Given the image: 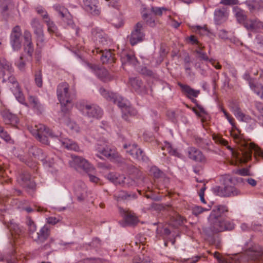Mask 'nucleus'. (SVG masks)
<instances>
[{"label": "nucleus", "instance_id": "f257e3e1", "mask_svg": "<svg viewBox=\"0 0 263 263\" xmlns=\"http://www.w3.org/2000/svg\"><path fill=\"white\" fill-rule=\"evenodd\" d=\"M13 68L11 64L4 59H0V76L3 77V83L8 82L9 86L17 100L25 103V97L21 88L14 76L11 74Z\"/></svg>", "mask_w": 263, "mask_h": 263}, {"label": "nucleus", "instance_id": "f03ea898", "mask_svg": "<svg viewBox=\"0 0 263 263\" xmlns=\"http://www.w3.org/2000/svg\"><path fill=\"white\" fill-rule=\"evenodd\" d=\"M99 92L107 100L117 104L121 109L123 115H135L137 113V111L128 104V101L119 95L109 92L102 87L100 88Z\"/></svg>", "mask_w": 263, "mask_h": 263}, {"label": "nucleus", "instance_id": "7ed1b4c3", "mask_svg": "<svg viewBox=\"0 0 263 263\" xmlns=\"http://www.w3.org/2000/svg\"><path fill=\"white\" fill-rule=\"evenodd\" d=\"M57 94L61 104V110L64 114H69L72 107L73 96L69 91V85L66 82L59 84L57 87Z\"/></svg>", "mask_w": 263, "mask_h": 263}, {"label": "nucleus", "instance_id": "20e7f679", "mask_svg": "<svg viewBox=\"0 0 263 263\" xmlns=\"http://www.w3.org/2000/svg\"><path fill=\"white\" fill-rule=\"evenodd\" d=\"M233 178L229 175L222 176V186H216L213 188V193L220 197L235 196L240 194V192L232 185Z\"/></svg>", "mask_w": 263, "mask_h": 263}, {"label": "nucleus", "instance_id": "39448f33", "mask_svg": "<svg viewBox=\"0 0 263 263\" xmlns=\"http://www.w3.org/2000/svg\"><path fill=\"white\" fill-rule=\"evenodd\" d=\"M28 129L38 141L44 144H49L48 137H54L51 130L42 124L35 125L34 126H31Z\"/></svg>", "mask_w": 263, "mask_h": 263}, {"label": "nucleus", "instance_id": "423d86ee", "mask_svg": "<svg viewBox=\"0 0 263 263\" xmlns=\"http://www.w3.org/2000/svg\"><path fill=\"white\" fill-rule=\"evenodd\" d=\"M209 221L210 223V229L215 233L225 230H232L234 228V225L233 223L224 221L223 218L209 216Z\"/></svg>", "mask_w": 263, "mask_h": 263}, {"label": "nucleus", "instance_id": "0eeeda50", "mask_svg": "<svg viewBox=\"0 0 263 263\" xmlns=\"http://www.w3.org/2000/svg\"><path fill=\"white\" fill-rule=\"evenodd\" d=\"M54 10L58 13L62 19L63 25L66 28H70L76 30V34L78 35L79 28L74 24L72 16L68 9L64 6L55 5L53 6Z\"/></svg>", "mask_w": 263, "mask_h": 263}, {"label": "nucleus", "instance_id": "6e6552de", "mask_svg": "<svg viewBox=\"0 0 263 263\" xmlns=\"http://www.w3.org/2000/svg\"><path fill=\"white\" fill-rule=\"evenodd\" d=\"M231 134L236 141V142L240 146V148L238 151L241 152H248L247 154L248 155H244L245 161L246 162H248L252 157V151L254 150L255 151H257V147H256L255 145L248 143L245 140L242 139L238 134L234 132H231Z\"/></svg>", "mask_w": 263, "mask_h": 263}, {"label": "nucleus", "instance_id": "1a4fd4ad", "mask_svg": "<svg viewBox=\"0 0 263 263\" xmlns=\"http://www.w3.org/2000/svg\"><path fill=\"white\" fill-rule=\"evenodd\" d=\"M30 25L35 36L36 46L41 48L44 46L45 41L43 26L36 18L31 20Z\"/></svg>", "mask_w": 263, "mask_h": 263}, {"label": "nucleus", "instance_id": "9d476101", "mask_svg": "<svg viewBox=\"0 0 263 263\" xmlns=\"http://www.w3.org/2000/svg\"><path fill=\"white\" fill-rule=\"evenodd\" d=\"M144 27V24L142 22H138L135 25L134 30L129 36V42L132 46H134L144 40L145 35Z\"/></svg>", "mask_w": 263, "mask_h": 263}, {"label": "nucleus", "instance_id": "9b49d317", "mask_svg": "<svg viewBox=\"0 0 263 263\" xmlns=\"http://www.w3.org/2000/svg\"><path fill=\"white\" fill-rule=\"evenodd\" d=\"M72 164L76 168H82L85 172H93L95 167L86 159L78 156H72Z\"/></svg>", "mask_w": 263, "mask_h": 263}, {"label": "nucleus", "instance_id": "f8f14e48", "mask_svg": "<svg viewBox=\"0 0 263 263\" xmlns=\"http://www.w3.org/2000/svg\"><path fill=\"white\" fill-rule=\"evenodd\" d=\"M262 250L259 246L255 245L246 251L245 255L248 260H257L259 263H262Z\"/></svg>", "mask_w": 263, "mask_h": 263}, {"label": "nucleus", "instance_id": "ddd939ff", "mask_svg": "<svg viewBox=\"0 0 263 263\" xmlns=\"http://www.w3.org/2000/svg\"><path fill=\"white\" fill-rule=\"evenodd\" d=\"M21 27L16 25L13 28L10 35L11 44L14 50H18L21 48Z\"/></svg>", "mask_w": 263, "mask_h": 263}, {"label": "nucleus", "instance_id": "4468645a", "mask_svg": "<svg viewBox=\"0 0 263 263\" xmlns=\"http://www.w3.org/2000/svg\"><path fill=\"white\" fill-rule=\"evenodd\" d=\"M244 27L248 31L259 32L263 30V22L256 17L249 18L244 22Z\"/></svg>", "mask_w": 263, "mask_h": 263}, {"label": "nucleus", "instance_id": "2eb2a0df", "mask_svg": "<svg viewBox=\"0 0 263 263\" xmlns=\"http://www.w3.org/2000/svg\"><path fill=\"white\" fill-rule=\"evenodd\" d=\"M229 11L227 7L217 8L214 12V21L216 25H220L228 18Z\"/></svg>", "mask_w": 263, "mask_h": 263}, {"label": "nucleus", "instance_id": "dca6fc26", "mask_svg": "<svg viewBox=\"0 0 263 263\" xmlns=\"http://www.w3.org/2000/svg\"><path fill=\"white\" fill-rule=\"evenodd\" d=\"M17 181L24 188L33 189L35 186L34 181L31 179L30 175L28 172H25L21 174Z\"/></svg>", "mask_w": 263, "mask_h": 263}, {"label": "nucleus", "instance_id": "f3484780", "mask_svg": "<svg viewBox=\"0 0 263 263\" xmlns=\"http://www.w3.org/2000/svg\"><path fill=\"white\" fill-rule=\"evenodd\" d=\"M50 230L49 227L45 225L35 235L32 236V239L37 243L44 242L49 237Z\"/></svg>", "mask_w": 263, "mask_h": 263}, {"label": "nucleus", "instance_id": "a211bd4d", "mask_svg": "<svg viewBox=\"0 0 263 263\" xmlns=\"http://www.w3.org/2000/svg\"><path fill=\"white\" fill-rule=\"evenodd\" d=\"M92 34L97 43L102 46L107 45L110 41L107 35L100 28H93L92 30Z\"/></svg>", "mask_w": 263, "mask_h": 263}, {"label": "nucleus", "instance_id": "6ab92c4d", "mask_svg": "<svg viewBox=\"0 0 263 263\" xmlns=\"http://www.w3.org/2000/svg\"><path fill=\"white\" fill-rule=\"evenodd\" d=\"M97 151L100 154L111 161L117 160L119 158V154L116 149L108 146H106L104 147H98Z\"/></svg>", "mask_w": 263, "mask_h": 263}, {"label": "nucleus", "instance_id": "aec40b11", "mask_svg": "<svg viewBox=\"0 0 263 263\" xmlns=\"http://www.w3.org/2000/svg\"><path fill=\"white\" fill-rule=\"evenodd\" d=\"M84 8L88 12L93 15H98L100 13V9L97 0H83Z\"/></svg>", "mask_w": 263, "mask_h": 263}, {"label": "nucleus", "instance_id": "412c9836", "mask_svg": "<svg viewBox=\"0 0 263 263\" xmlns=\"http://www.w3.org/2000/svg\"><path fill=\"white\" fill-rule=\"evenodd\" d=\"M129 83L133 89L138 93L146 92L145 86L143 85L141 80L138 78H130Z\"/></svg>", "mask_w": 263, "mask_h": 263}, {"label": "nucleus", "instance_id": "4be33fe9", "mask_svg": "<svg viewBox=\"0 0 263 263\" xmlns=\"http://www.w3.org/2000/svg\"><path fill=\"white\" fill-rule=\"evenodd\" d=\"M219 143L224 146H226L227 148L229 149L233 157H234L236 160L239 161L241 163H246L244 160V155H246V152H238V151H235L232 147L228 145V142L223 139H220ZM248 152H247V153ZM248 154H247V155Z\"/></svg>", "mask_w": 263, "mask_h": 263}, {"label": "nucleus", "instance_id": "5701e85b", "mask_svg": "<svg viewBox=\"0 0 263 263\" xmlns=\"http://www.w3.org/2000/svg\"><path fill=\"white\" fill-rule=\"evenodd\" d=\"M188 156L191 159L197 162H204L205 160L202 152L193 147L188 149Z\"/></svg>", "mask_w": 263, "mask_h": 263}, {"label": "nucleus", "instance_id": "b1692460", "mask_svg": "<svg viewBox=\"0 0 263 263\" xmlns=\"http://www.w3.org/2000/svg\"><path fill=\"white\" fill-rule=\"evenodd\" d=\"M92 52L93 53L95 52L97 53H101V56L100 57V59L103 63L114 62V58L112 57V53L109 50H107L105 49L104 50L103 49H101L100 47H97L95 50L92 51Z\"/></svg>", "mask_w": 263, "mask_h": 263}, {"label": "nucleus", "instance_id": "393cba45", "mask_svg": "<svg viewBox=\"0 0 263 263\" xmlns=\"http://www.w3.org/2000/svg\"><path fill=\"white\" fill-rule=\"evenodd\" d=\"M62 146L68 150L73 151L75 152H81V149L78 144L74 141L65 138L60 140Z\"/></svg>", "mask_w": 263, "mask_h": 263}, {"label": "nucleus", "instance_id": "a878e982", "mask_svg": "<svg viewBox=\"0 0 263 263\" xmlns=\"http://www.w3.org/2000/svg\"><path fill=\"white\" fill-rule=\"evenodd\" d=\"M82 110L83 114H90L91 115H99L102 113L101 108L96 105H85L82 108L79 107Z\"/></svg>", "mask_w": 263, "mask_h": 263}, {"label": "nucleus", "instance_id": "bb28decb", "mask_svg": "<svg viewBox=\"0 0 263 263\" xmlns=\"http://www.w3.org/2000/svg\"><path fill=\"white\" fill-rule=\"evenodd\" d=\"M123 214L125 221L128 225H135L139 221L135 214L130 211L123 210Z\"/></svg>", "mask_w": 263, "mask_h": 263}, {"label": "nucleus", "instance_id": "cd10ccee", "mask_svg": "<svg viewBox=\"0 0 263 263\" xmlns=\"http://www.w3.org/2000/svg\"><path fill=\"white\" fill-rule=\"evenodd\" d=\"M106 178L115 184H122L125 180L128 181L130 178H126L123 175H120L115 173H110L107 175Z\"/></svg>", "mask_w": 263, "mask_h": 263}, {"label": "nucleus", "instance_id": "c85d7f7f", "mask_svg": "<svg viewBox=\"0 0 263 263\" xmlns=\"http://www.w3.org/2000/svg\"><path fill=\"white\" fill-rule=\"evenodd\" d=\"M229 211L228 208L226 205L218 204L215 205L212 210L210 216L222 218V215Z\"/></svg>", "mask_w": 263, "mask_h": 263}, {"label": "nucleus", "instance_id": "c756f323", "mask_svg": "<svg viewBox=\"0 0 263 263\" xmlns=\"http://www.w3.org/2000/svg\"><path fill=\"white\" fill-rule=\"evenodd\" d=\"M178 85L181 88L182 91L185 93L189 98L192 97L196 98L200 93V90L194 89L187 85H184L180 82L178 83Z\"/></svg>", "mask_w": 263, "mask_h": 263}, {"label": "nucleus", "instance_id": "7c9ffc66", "mask_svg": "<svg viewBox=\"0 0 263 263\" xmlns=\"http://www.w3.org/2000/svg\"><path fill=\"white\" fill-rule=\"evenodd\" d=\"M121 60L123 66L126 65L136 66L138 63L137 59L133 54H123L121 56Z\"/></svg>", "mask_w": 263, "mask_h": 263}, {"label": "nucleus", "instance_id": "2f4dec72", "mask_svg": "<svg viewBox=\"0 0 263 263\" xmlns=\"http://www.w3.org/2000/svg\"><path fill=\"white\" fill-rule=\"evenodd\" d=\"M250 87L258 97L263 100V85L255 81H250Z\"/></svg>", "mask_w": 263, "mask_h": 263}, {"label": "nucleus", "instance_id": "473e14b6", "mask_svg": "<svg viewBox=\"0 0 263 263\" xmlns=\"http://www.w3.org/2000/svg\"><path fill=\"white\" fill-rule=\"evenodd\" d=\"M250 87L258 97L263 100V85L255 81H250Z\"/></svg>", "mask_w": 263, "mask_h": 263}, {"label": "nucleus", "instance_id": "72a5a7b5", "mask_svg": "<svg viewBox=\"0 0 263 263\" xmlns=\"http://www.w3.org/2000/svg\"><path fill=\"white\" fill-rule=\"evenodd\" d=\"M44 23L47 25V31L50 34H55L56 36L60 35L57 26L54 22L50 19V18H49L44 21Z\"/></svg>", "mask_w": 263, "mask_h": 263}, {"label": "nucleus", "instance_id": "f704fd0d", "mask_svg": "<svg viewBox=\"0 0 263 263\" xmlns=\"http://www.w3.org/2000/svg\"><path fill=\"white\" fill-rule=\"evenodd\" d=\"M248 9L253 11L263 9V1L262 0H252L247 2Z\"/></svg>", "mask_w": 263, "mask_h": 263}, {"label": "nucleus", "instance_id": "c9c22d12", "mask_svg": "<svg viewBox=\"0 0 263 263\" xmlns=\"http://www.w3.org/2000/svg\"><path fill=\"white\" fill-rule=\"evenodd\" d=\"M74 192L78 200L80 201H83L86 192L85 184L81 183L80 185H76L74 187Z\"/></svg>", "mask_w": 263, "mask_h": 263}, {"label": "nucleus", "instance_id": "e433bc0d", "mask_svg": "<svg viewBox=\"0 0 263 263\" xmlns=\"http://www.w3.org/2000/svg\"><path fill=\"white\" fill-rule=\"evenodd\" d=\"M28 101L30 104L31 105L34 109L39 110V113H42L43 108L36 97L30 96L28 98Z\"/></svg>", "mask_w": 263, "mask_h": 263}, {"label": "nucleus", "instance_id": "4c0bfd02", "mask_svg": "<svg viewBox=\"0 0 263 263\" xmlns=\"http://www.w3.org/2000/svg\"><path fill=\"white\" fill-rule=\"evenodd\" d=\"M136 194H130L127 193L125 191H120L117 193H116L114 194V198L117 200V201H121L122 200H125L127 199L128 198H135L136 197Z\"/></svg>", "mask_w": 263, "mask_h": 263}, {"label": "nucleus", "instance_id": "58836bf2", "mask_svg": "<svg viewBox=\"0 0 263 263\" xmlns=\"http://www.w3.org/2000/svg\"><path fill=\"white\" fill-rule=\"evenodd\" d=\"M26 224L28 227L29 235L32 238V236L35 234L36 226L30 217H27Z\"/></svg>", "mask_w": 263, "mask_h": 263}, {"label": "nucleus", "instance_id": "ea45409f", "mask_svg": "<svg viewBox=\"0 0 263 263\" xmlns=\"http://www.w3.org/2000/svg\"><path fill=\"white\" fill-rule=\"evenodd\" d=\"M30 152L34 156L35 158L43 161L45 159V155L43 153V150L37 147H32L30 149Z\"/></svg>", "mask_w": 263, "mask_h": 263}, {"label": "nucleus", "instance_id": "a19ab883", "mask_svg": "<svg viewBox=\"0 0 263 263\" xmlns=\"http://www.w3.org/2000/svg\"><path fill=\"white\" fill-rule=\"evenodd\" d=\"M3 118L6 124L17 127L19 123V119L17 116H3Z\"/></svg>", "mask_w": 263, "mask_h": 263}, {"label": "nucleus", "instance_id": "79ce46f5", "mask_svg": "<svg viewBox=\"0 0 263 263\" xmlns=\"http://www.w3.org/2000/svg\"><path fill=\"white\" fill-rule=\"evenodd\" d=\"M137 171L138 177H137L136 179H133L131 177H126V178H130V179L128 181L125 180V181L124 183H122V184L124 185H126L127 186L134 185L139 183V180H142L143 177L141 176V173L138 170H137Z\"/></svg>", "mask_w": 263, "mask_h": 263}, {"label": "nucleus", "instance_id": "37998d69", "mask_svg": "<svg viewBox=\"0 0 263 263\" xmlns=\"http://www.w3.org/2000/svg\"><path fill=\"white\" fill-rule=\"evenodd\" d=\"M214 257L218 260L219 263H235V260L231 257H220V254L217 252H215Z\"/></svg>", "mask_w": 263, "mask_h": 263}, {"label": "nucleus", "instance_id": "c03bdc74", "mask_svg": "<svg viewBox=\"0 0 263 263\" xmlns=\"http://www.w3.org/2000/svg\"><path fill=\"white\" fill-rule=\"evenodd\" d=\"M143 18L145 20L146 24L151 27H154L156 25L155 19L151 16L150 14L147 13H144L142 15Z\"/></svg>", "mask_w": 263, "mask_h": 263}, {"label": "nucleus", "instance_id": "a18cd8bd", "mask_svg": "<svg viewBox=\"0 0 263 263\" xmlns=\"http://www.w3.org/2000/svg\"><path fill=\"white\" fill-rule=\"evenodd\" d=\"M162 149H166L170 155L179 157V154L175 148H173L172 145L168 142L165 143V145L162 147Z\"/></svg>", "mask_w": 263, "mask_h": 263}, {"label": "nucleus", "instance_id": "49530a36", "mask_svg": "<svg viewBox=\"0 0 263 263\" xmlns=\"http://www.w3.org/2000/svg\"><path fill=\"white\" fill-rule=\"evenodd\" d=\"M124 149H126V153L130 154L132 156L134 153L137 151L138 148V145L136 143L131 144H124L123 145Z\"/></svg>", "mask_w": 263, "mask_h": 263}, {"label": "nucleus", "instance_id": "de8ad7c7", "mask_svg": "<svg viewBox=\"0 0 263 263\" xmlns=\"http://www.w3.org/2000/svg\"><path fill=\"white\" fill-rule=\"evenodd\" d=\"M8 228L11 232L12 235H20L22 232L19 226L15 223H11L9 226Z\"/></svg>", "mask_w": 263, "mask_h": 263}, {"label": "nucleus", "instance_id": "09e8293b", "mask_svg": "<svg viewBox=\"0 0 263 263\" xmlns=\"http://www.w3.org/2000/svg\"><path fill=\"white\" fill-rule=\"evenodd\" d=\"M235 15L239 23H242L244 26V22L248 20L244 11L242 10L239 9L236 11Z\"/></svg>", "mask_w": 263, "mask_h": 263}, {"label": "nucleus", "instance_id": "8fccbe9b", "mask_svg": "<svg viewBox=\"0 0 263 263\" xmlns=\"http://www.w3.org/2000/svg\"><path fill=\"white\" fill-rule=\"evenodd\" d=\"M229 107L232 112L235 115H245L244 113L241 112L238 105L236 103H231L229 105Z\"/></svg>", "mask_w": 263, "mask_h": 263}, {"label": "nucleus", "instance_id": "3c124183", "mask_svg": "<svg viewBox=\"0 0 263 263\" xmlns=\"http://www.w3.org/2000/svg\"><path fill=\"white\" fill-rule=\"evenodd\" d=\"M24 51L27 53V54L29 57V59L31 60L32 56V54L34 51V48L32 42L24 43Z\"/></svg>", "mask_w": 263, "mask_h": 263}, {"label": "nucleus", "instance_id": "603ef678", "mask_svg": "<svg viewBox=\"0 0 263 263\" xmlns=\"http://www.w3.org/2000/svg\"><path fill=\"white\" fill-rule=\"evenodd\" d=\"M134 158L145 161L147 158L145 156L143 151L140 148H138L137 151L132 155Z\"/></svg>", "mask_w": 263, "mask_h": 263}, {"label": "nucleus", "instance_id": "864d4df0", "mask_svg": "<svg viewBox=\"0 0 263 263\" xmlns=\"http://www.w3.org/2000/svg\"><path fill=\"white\" fill-rule=\"evenodd\" d=\"M150 173L152 175H153L154 177L156 178H159L163 175V172L155 166H152L151 168Z\"/></svg>", "mask_w": 263, "mask_h": 263}, {"label": "nucleus", "instance_id": "5fc2aeb1", "mask_svg": "<svg viewBox=\"0 0 263 263\" xmlns=\"http://www.w3.org/2000/svg\"><path fill=\"white\" fill-rule=\"evenodd\" d=\"M68 120L69 119L68 118ZM66 125L68 128L71 130L72 132L78 133L80 130V127L78 125L74 122L67 120L66 122Z\"/></svg>", "mask_w": 263, "mask_h": 263}, {"label": "nucleus", "instance_id": "6e6d98bb", "mask_svg": "<svg viewBox=\"0 0 263 263\" xmlns=\"http://www.w3.org/2000/svg\"><path fill=\"white\" fill-rule=\"evenodd\" d=\"M36 12L41 15L44 22L50 18L47 12L42 7H37L36 8Z\"/></svg>", "mask_w": 263, "mask_h": 263}, {"label": "nucleus", "instance_id": "4d7b16f0", "mask_svg": "<svg viewBox=\"0 0 263 263\" xmlns=\"http://www.w3.org/2000/svg\"><path fill=\"white\" fill-rule=\"evenodd\" d=\"M35 82L39 87H42L43 85L42 74L41 70L36 71L35 73Z\"/></svg>", "mask_w": 263, "mask_h": 263}, {"label": "nucleus", "instance_id": "13d9d810", "mask_svg": "<svg viewBox=\"0 0 263 263\" xmlns=\"http://www.w3.org/2000/svg\"><path fill=\"white\" fill-rule=\"evenodd\" d=\"M167 9L164 7H152L151 11L155 15L161 16L163 12H165Z\"/></svg>", "mask_w": 263, "mask_h": 263}, {"label": "nucleus", "instance_id": "bf43d9fd", "mask_svg": "<svg viewBox=\"0 0 263 263\" xmlns=\"http://www.w3.org/2000/svg\"><path fill=\"white\" fill-rule=\"evenodd\" d=\"M207 210H208L204 209L200 206H195L193 207L192 211L193 214L197 216L203 212Z\"/></svg>", "mask_w": 263, "mask_h": 263}, {"label": "nucleus", "instance_id": "052dcab7", "mask_svg": "<svg viewBox=\"0 0 263 263\" xmlns=\"http://www.w3.org/2000/svg\"><path fill=\"white\" fill-rule=\"evenodd\" d=\"M96 172V168H95V171L93 172H86L89 178V180L95 183H97L99 181V178H98L97 176H95V174Z\"/></svg>", "mask_w": 263, "mask_h": 263}, {"label": "nucleus", "instance_id": "680f3d73", "mask_svg": "<svg viewBox=\"0 0 263 263\" xmlns=\"http://www.w3.org/2000/svg\"><path fill=\"white\" fill-rule=\"evenodd\" d=\"M24 43H32V35L30 32L26 30L24 32Z\"/></svg>", "mask_w": 263, "mask_h": 263}, {"label": "nucleus", "instance_id": "e2e57ef3", "mask_svg": "<svg viewBox=\"0 0 263 263\" xmlns=\"http://www.w3.org/2000/svg\"><path fill=\"white\" fill-rule=\"evenodd\" d=\"M0 136L6 141L8 142L11 138L9 135L6 132H4L2 127L0 126Z\"/></svg>", "mask_w": 263, "mask_h": 263}, {"label": "nucleus", "instance_id": "0e129e2a", "mask_svg": "<svg viewBox=\"0 0 263 263\" xmlns=\"http://www.w3.org/2000/svg\"><path fill=\"white\" fill-rule=\"evenodd\" d=\"M17 66L21 70H23L24 69L25 63L22 57H20V60L17 63Z\"/></svg>", "mask_w": 263, "mask_h": 263}, {"label": "nucleus", "instance_id": "69168bd1", "mask_svg": "<svg viewBox=\"0 0 263 263\" xmlns=\"http://www.w3.org/2000/svg\"><path fill=\"white\" fill-rule=\"evenodd\" d=\"M151 208L156 211H161L164 208L162 204L156 203H152L151 205Z\"/></svg>", "mask_w": 263, "mask_h": 263}, {"label": "nucleus", "instance_id": "338daca9", "mask_svg": "<svg viewBox=\"0 0 263 263\" xmlns=\"http://www.w3.org/2000/svg\"><path fill=\"white\" fill-rule=\"evenodd\" d=\"M237 0H221L220 4L224 5H231L236 4Z\"/></svg>", "mask_w": 263, "mask_h": 263}, {"label": "nucleus", "instance_id": "774afa93", "mask_svg": "<svg viewBox=\"0 0 263 263\" xmlns=\"http://www.w3.org/2000/svg\"><path fill=\"white\" fill-rule=\"evenodd\" d=\"M209 62L216 69H221V66L219 64L218 62H216V60H215L214 59H210L209 60Z\"/></svg>", "mask_w": 263, "mask_h": 263}]
</instances>
